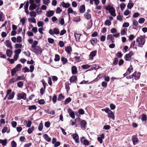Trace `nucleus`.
<instances>
[{
    "label": "nucleus",
    "instance_id": "obj_2",
    "mask_svg": "<svg viewBox=\"0 0 147 147\" xmlns=\"http://www.w3.org/2000/svg\"><path fill=\"white\" fill-rule=\"evenodd\" d=\"M136 42L138 43V46L142 47L144 44L145 40L142 38L138 37L136 39Z\"/></svg>",
    "mask_w": 147,
    "mask_h": 147
},
{
    "label": "nucleus",
    "instance_id": "obj_11",
    "mask_svg": "<svg viewBox=\"0 0 147 147\" xmlns=\"http://www.w3.org/2000/svg\"><path fill=\"white\" fill-rule=\"evenodd\" d=\"M73 138L75 140L76 143H78L79 142V141L78 140L79 137L78 134L75 133L72 135Z\"/></svg>",
    "mask_w": 147,
    "mask_h": 147
},
{
    "label": "nucleus",
    "instance_id": "obj_49",
    "mask_svg": "<svg viewBox=\"0 0 147 147\" xmlns=\"http://www.w3.org/2000/svg\"><path fill=\"white\" fill-rule=\"evenodd\" d=\"M133 3H129L127 5V7L129 9H131L134 6Z\"/></svg>",
    "mask_w": 147,
    "mask_h": 147
},
{
    "label": "nucleus",
    "instance_id": "obj_31",
    "mask_svg": "<svg viewBox=\"0 0 147 147\" xmlns=\"http://www.w3.org/2000/svg\"><path fill=\"white\" fill-rule=\"evenodd\" d=\"M25 78L24 76H18L16 79V81H18L20 80H24Z\"/></svg>",
    "mask_w": 147,
    "mask_h": 147
},
{
    "label": "nucleus",
    "instance_id": "obj_39",
    "mask_svg": "<svg viewBox=\"0 0 147 147\" xmlns=\"http://www.w3.org/2000/svg\"><path fill=\"white\" fill-rule=\"evenodd\" d=\"M28 21L29 22L35 23H36V20L35 18H29L28 19Z\"/></svg>",
    "mask_w": 147,
    "mask_h": 147
},
{
    "label": "nucleus",
    "instance_id": "obj_41",
    "mask_svg": "<svg viewBox=\"0 0 147 147\" xmlns=\"http://www.w3.org/2000/svg\"><path fill=\"white\" fill-rule=\"evenodd\" d=\"M38 44V42L37 41L35 40L34 41L32 45L31 46V47L32 48H34L36 47V46Z\"/></svg>",
    "mask_w": 147,
    "mask_h": 147
},
{
    "label": "nucleus",
    "instance_id": "obj_35",
    "mask_svg": "<svg viewBox=\"0 0 147 147\" xmlns=\"http://www.w3.org/2000/svg\"><path fill=\"white\" fill-rule=\"evenodd\" d=\"M71 100V99L70 97H68L65 99L64 101V104L66 105L69 103Z\"/></svg>",
    "mask_w": 147,
    "mask_h": 147
},
{
    "label": "nucleus",
    "instance_id": "obj_57",
    "mask_svg": "<svg viewBox=\"0 0 147 147\" xmlns=\"http://www.w3.org/2000/svg\"><path fill=\"white\" fill-rule=\"evenodd\" d=\"M120 6L121 10H123L125 7V5L124 3H122L120 4Z\"/></svg>",
    "mask_w": 147,
    "mask_h": 147
},
{
    "label": "nucleus",
    "instance_id": "obj_64",
    "mask_svg": "<svg viewBox=\"0 0 147 147\" xmlns=\"http://www.w3.org/2000/svg\"><path fill=\"white\" fill-rule=\"evenodd\" d=\"M122 55V54L121 52H118L116 54L117 56L119 58H121Z\"/></svg>",
    "mask_w": 147,
    "mask_h": 147
},
{
    "label": "nucleus",
    "instance_id": "obj_51",
    "mask_svg": "<svg viewBox=\"0 0 147 147\" xmlns=\"http://www.w3.org/2000/svg\"><path fill=\"white\" fill-rule=\"evenodd\" d=\"M17 39V42L20 43L22 42V38L20 36H18L16 38Z\"/></svg>",
    "mask_w": 147,
    "mask_h": 147
},
{
    "label": "nucleus",
    "instance_id": "obj_14",
    "mask_svg": "<svg viewBox=\"0 0 147 147\" xmlns=\"http://www.w3.org/2000/svg\"><path fill=\"white\" fill-rule=\"evenodd\" d=\"M108 117L111 118V119L114 120L115 119V116L114 113H113L111 110H110L107 113Z\"/></svg>",
    "mask_w": 147,
    "mask_h": 147
},
{
    "label": "nucleus",
    "instance_id": "obj_9",
    "mask_svg": "<svg viewBox=\"0 0 147 147\" xmlns=\"http://www.w3.org/2000/svg\"><path fill=\"white\" fill-rule=\"evenodd\" d=\"M80 127L83 130H84L86 129V122L84 120H82L80 123Z\"/></svg>",
    "mask_w": 147,
    "mask_h": 147
},
{
    "label": "nucleus",
    "instance_id": "obj_10",
    "mask_svg": "<svg viewBox=\"0 0 147 147\" xmlns=\"http://www.w3.org/2000/svg\"><path fill=\"white\" fill-rule=\"evenodd\" d=\"M141 74L140 72L137 73L136 71L135 72L132 74L133 77H134V78L135 80H138L140 78Z\"/></svg>",
    "mask_w": 147,
    "mask_h": 147
},
{
    "label": "nucleus",
    "instance_id": "obj_63",
    "mask_svg": "<svg viewBox=\"0 0 147 147\" xmlns=\"http://www.w3.org/2000/svg\"><path fill=\"white\" fill-rule=\"evenodd\" d=\"M11 146L12 147H16L17 144L14 141H13L11 142Z\"/></svg>",
    "mask_w": 147,
    "mask_h": 147
},
{
    "label": "nucleus",
    "instance_id": "obj_6",
    "mask_svg": "<svg viewBox=\"0 0 147 147\" xmlns=\"http://www.w3.org/2000/svg\"><path fill=\"white\" fill-rule=\"evenodd\" d=\"M49 33L52 35H53L55 34H59V29L57 28H54L53 30L50 29L49 31Z\"/></svg>",
    "mask_w": 147,
    "mask_h": 147
},
{
    "label": "nucleus",
    "instance_id": "obj_47",
    "mask_svg": "<svg viewBox=\"0 0 147 147\" xmlns=\"http://www.w3.org/2000/svg\"><path fill=\"white\" fill-rule=\"evenodd\" d=\"M90 66L88 65H84L82 66L81 67L82 68L84 69H87L90 67Z\"/></svg>",
    "mask_w": 147,
    "mask_h": 147
},
{
    "label": "nucleus",
    "instance_id": "obj_40",
    "mask_svg": "<svg viewBox=\"0 0 147 147\" xmlns=\"http://www.w3.org/2000/svg\"><path fill=\"white\" fill-rule=\"evenodd\" d=\"M64 98V96H63L62 94H60L59 95L57 98V100L58 101H60L62 100H63Z\"/></svg>",
    "mask_w": 147,
    "mask_h": 147
},
{
    "label": "nucleus",
    "instance_id": "obj_48",
    "mask_svg": "<svg viewBox=\"0 0 147 147\" xmlns=\"http://www.w3.org/2000/svg\"><path fill=\"white\" fill-rule=\"evenodd\" d=\"M17 85L18 87L21 88L22 87L23 85V83L22 81H20L18 83Z\"/></svg>",
    "mask_w": 147,
    "mask_h": 147
},
{
    "label": "nucleus",
    "instance_id": "obj_7",
    "mask_svg": "<svg viewBox=\"0 0 147 147\" xmlns=\"http://www.w3.org/2000/svg\"><path fill=\"white\" fill-rule=\"evenodd\" d=\"M132 140L134 145H136L138 142V139L136 136H134L132 137Z\"/></svg>",
    "mask_w": 147,
    "mask_h": 147
},
{
    "label": "nucleus",
    "instance_id": "obj_44",
    "mask_svg": "<svg viewBox=\"0 0 147 147\" xmlns=\"http://www.w3.org/2000/svg\"><path fill=\"white\" fill-rule=\"evenodd\" d=\"M28 109L29 110H31L33 109H36V107L35 105H32L31 106H28Z\"/></svg>",
    "mask_w": 147,
    "mask_h": 147
},
{
    "label": "nucleus",
    "instance_id": "obj_45",
    "mask_svg": "<svg viewBox=\"0 0 147 147\" xmlns=\"http://www.w3.org/2000/svg\"><path fill=\"white\" fill-rule=\"evenodd\" d=\"M60 58L59 56L57 54H56L55 55V56L54 61H59L60 60Z\"/></svg>",
    "mask_w": 147,
    "mask_h": 147
},
{
    "label": "nucleus",
    "instance_id": "obj_60",
    "mask_svg": "<svg viewBox=\"0 0 147 147\" xmlns=\"http://www.w3.org/2000/svg\"><path fill=\"white\" fill-rule=\"evenodd\" d=\"M145 19L143 18H141L139 19L138 20V22L140 24H142L144 22Z\"/></svg>",
    "mask_w": 147,
    "mask_h": 147
},
{
    "label": "nucleus",
    "instance_id": "obj_42",
    "mask_svg": "<svg viewBox=\"0 0 147 147\" xmlns=\"http://www.w3.org/2000/svg\"><path fill=\"white\" fill-rule=\"evenodd\" d=\"M43 125L42 123V122H41L40 123L39 125L38 126V130L40 131H41V130H42V129H43Z\"/></svg>",
    "mask_w": 147,
    "mask_h": 147
},
{
    "label": "nucleus",
    "instance_id": "obj_33",
    "mask_svg": "<svg viewBox=\"0 0 147 147\" xmlns=\"http://www.w3.org/2000/svg\"><path fill=\"white\" fill-rule=\"evenodd\" d=\"M61 61L62 62L63 64V65L66 64L67 62V59L64 57H62L61 58Z\"/></svg>",
    "mask_w": 147,
    "mask_h": 147
},
{
    "label": "nucleus",
    "instance_id": "obj_26",
    "mask_svg": "<svg viewBox=\"0 0 147 147\" xmlns=\"http://www.w3.org/2000/svg\"><path fill=\"white\" fill-rule=\"evenodd\" d=\"M85 18L87 20H90L91 17V15L88 13H85L84 14Z\"/></svg>",
    "mask_w": 147,
    "mask_h": 147
},
{
    "label": "nucleus",
    "instance_id": "obj_62",
    "mask_svg": "<svg viewBox=\"0 0 147 147\" xmlns=\"http://www.w3.org/2000/svg\"><path fill=\"white\" fill-rule=\"evenodd\" d=\"M133 25L135 26H137L138 25V22L135 20H133Z\"/></svg>",
    "mask_w": 147,
    "mask_h": 147
},
{
    "label": "nucleus",
    "instance_id": "obj_55",
    "mask_svg": "<svg viewBox=\"0 0 147 147\" xmlns=\"http://www.w3.org/2000/svg\"><path fill=\"white\" fill-rule=\"evenodd\" d=\"M43 25V23L42 21H39L37 23V25L39 27H42Z\"/></svg>",
    "mask_w": 147,
    "mask_h": 147
},
{
    "label": "nucleus",
    "instance_id": "obj_20",
    "mask_svg": "<svg viewBox=\"0 0 147 147\" xmlns=\"http://www.w3.org/2000/svg\"><path fill=\"white\" fill-rule=\"evenodd\" d=\"M100 136V137L98 138L97 140L100 143L102 144V139L104 138V135L103 134H102Z\"/></svg>",
    "mask_w": 147,
    "mask_h": 147
},
{
    "label": "nucleus",
    "instance_id": "obj_50",
    "mask_svg": "<svg viewBox=\"0 0 147 147\" xmlns=\"http://www.w3.org/2000/svg\"><path fill=\"white\" fill-rule=\"evenodd\" d=\"M57 100V96L55 95L54 94V96H53V98H52V100L53 102V103H55L56 101Z\"/></svg>",
    "mask_w": 147,
    "mask_h": 147
},
{
    "label": "nucleus",
    "instance_id": "obj_56",
    "mask_svg": "<svg viewBox=\"0 0 147 147\" xmlns=\"http://www.w3.org/2000/svg\"><path fill=\"white\" fill-rule=\"evenodd\" d=\"M21 51V49H19L17 50H15L14 52L16 53V54L18 55L20 53Z\"/></svg>",
    "mask_w": 147,
    "mask_h": 147
},
{
    "label": "nucleus",
    "instance_id": "obj_21",
    "mask_svg": "<svg viewBox=\"0 0 147 147\" xmlns=\"http://www.w3.org/2000/svg\"><path fill=\"white\" fill-rule=\"evenodd\" d=\"M13 52L11 50L7 49L6 50V54L7 56L9 57H11Z\"/></svg>",
    "mask_w": 147,
    "mask_h": 147
},
{
    "label": "nucleus",
    "instance_id": "obj_8",
    "mask_svg": "<svg viewBox=\"0 0 147 147\" xmlns=\"http://www.w3.org/2000/svg\"><path fill=\"white\" fill-rule=\"evenodd\" d=\"M4 44L8 48H9L11 49H12L13 47L11 45V43L9 40H6L5 42H4Z\"/></svg>",
    "mask_w": 147,
    "mask_h": 147
},
{
    "label": "nucleus",
    "instance_id": "obj_37",
    "mask_svg": "<svg viewBox=\"0 0 147 147\" xmlns=\"http://www.w3.org/2000/svg\"><path fill=\"white\" fill-rule=\"evenodd\" d=\"M133 69L132 66L130 65L129 67L128 68L126 72H127V73L129 74L131 73V71H132Z\"/></svg>",
    "mask_w": 147,
    "mask_h": 147
},
{
    "label": "nucleus",
    "instance_id": "obj_34",
    "mask_svg": "<svg viewBox=\"0 0 147 147\" xmlns=\"http://www.w3.org/2000/svg\"><path fill=\"white\" fill-rule=\"evenodd\" d=\"M34 127L32 126L31 127L29 128L27 130V132L29 134H31L34 131Z\"/></svg>",
    "mask_w": 147,
    "mask_h": 147
},
{
    "label": "nucleus",
    "instance_id": "obj_36",
    "mask_svg": "<svg viewBox=\"0 0 147 147\" xmlns=\"http://www.w3.org/2000/svg\"><path fill=\"white\" fill-rule=\"evenodd\" d=\"M8 128L6 126L4 127L2 130V132L3 133H4L5 132H7V133H8L9 132V131H7Z\"/></svg>",
    "mask_w": 147,
    "mask_h": 147
},
{
    "label": "nucleus",
    "instance_id": "obj_18",
    "mask_svg": "<svg viewBox=\"0 0 147 147\" xmlns=\"http://www.w3.org/2000/svg\"><path fill=\"white\" fill-rule=\"evenodd\" d=\"M22 68V65L21 64H18L13 69L16 72L20 70Z\"/></svg>",
    "mask_w": 147,
    "mask_h": 147
},
{
    "label": "nucleus",
    "instance_id": "obj_15",
    "mask_svg": "<svg viewBox=\"0 0 147 147\" xmlns=\"http://www.w3.org/2000/svg\"><path fill=\"white\" fill-rule=\"evenodd\" d=\"M54 14V11L49 10L46 12V16L48 17H50L52 16Z\"/></svg>",
    "mask_w": 147,
    "mask_h": 147
},
{
    "label": "nucleus",
    "instance_id": "obj_29",
    "mask_svg": "<svg viewBox=\"0 0 147 147\" xmlns=\"http://www.w3.org/2000/svg\"><path fill=\"white\" fill-rule=\"evenodd\" d=\"M77 79L76 76H71L70 79V83H72L73 82L75 81Z\"/></svg>",
    "mask_w": 147,
    "mask_h": 147
},
{
    "label": "nucleus",
    "instance_id": "obj_23",
    "mask_svg": "<svg viewBox=\"0 0 147 147\" xmlns=\"http://www.w3.org/2000/svg\"><path fill=\"white\" fill-rule=\"evenodd\" d=\"M85 10V6L84 5H81L80 7L79 11L81 13H84Z\"/></svg>",
    "mask_w": 147,
    "mask_h": 147
},
{
    "label": "nucleus",
    "instance_id": "obj_25",
    "mask_svg": "<svg viewBox=\"0 0 147 147\" xmlns=\"http://www.w3.org/2000/svg\"><path fill=\"white\" fill-rule=\"evenodd\" d=\"M91 43L93 45H94L97 42L98 40L96 38H92L90 40Z\"/></svg>",
    "mask_w": 147,
    "mask_h": 147
},
{
    "label": "nucleus",
    "instance_id": "obj_59",
    "mask_svg": "<svg viewBox=\"0 0 147 147\" xmlns=\"http://www.w3.org/2000/svg\"><path fill=\"white\" fill-rule=\"evenodd\" d=\"M16 81V79H15V78H13L10 80L9 82L10 84H12L14 83Z\"/></svg>",
    "mask_w": 147,
    "mask_h": 147
},
{
    "label": "nucleus",
    "instance_id": "obj_24",
    "mask_svg": "<svg viewBox=\"0 0 147 147\" xmlns=\"http://www.w3.org/2000/svg\"><path fill=\"white\" fill-rule=\"evenodd\" d=\"M67 11H68V14L69 15V17H70V13H73L74 14H75L76 13V11H74L71 7L67 9Z\"/></svg>",
    "mask_w": 147,
    "mask_h": 147
},
{
    "label": "nucleus",
    "instance_id": "obj_13",
    "mask_svg": "<svg viewBox=\"0 0 147 147\" xmlns=\"http://www.w3.org/2000/svg\"><path fill=\"white\" fill-rule=\"evenodd\" d=\"M67 112L69 113L70 117L72 119H74L75 118V114L73 111L71 109H67Z\"/></svg>",
    "mask_w": 147,
    "mask_h": 147
},
{
    "label": "nucleus",
    "instance_id": "obj_30",
    "mask_svg": "<svg viewBox=\"0 0 147 147\" xmlns=\"http://www.w3.org/2000/svg\"><path fill=\"white\" fill-rule=\"evenodd\" d=\"M1 143L3 146H5L7 144V140L6 139L4 140L0 139V144Z\"/></svg>",
    "mask_w": 147,
    "mask_h": 147
},
{
    "label": "nucleus",
    "instance_id": "obj_43",
    "mask_svg": "<svg viewBox=\"0 0 147 147\" xmlns=\"http://www.w3.org/2000/svg\"><path fill=\"white\" fill-rule=\"evenodd\" d=\"M105 24L106 26H109L111 24V22L109 20H107L105 22Z\"/></svg>",
    "mask_w": 147,
    "mask_h": 147
},
{
    "label": "nucleus",
    "instance_id": "obj_38",
    "mask_svg": "<svg viewBox=\"0 0 147 147\" xmlns=\"http://www.w3.org/2000/svg\"><path fill=\"white\" fill-rule=\"evenodd\" d=\"M142 118L141 120L142 121H146L147 120L146 115L145 114H143L142 115Z\"/></svg>",
    "mask_w": 147,
    "mask_h": 147
},
{
    "label": "nucleus",
    "instance_id": "obj_16",
    "mask_svg": "<svg viewBox=\"0 0 147 147\" xmlns=\"http://www.w3.org/2000/svg\"><path fill=\"white\" fill-rule=\"evenodd\" d=\"M70 6V4L68 3H65L64 2H62L60 4V6H62L65 8L69 7Z\"/></svg>",
    "mask_w": 147,
    "mask_h": 147
},
{
    "label": "nucleus",
    "instance_id": "obj_32",
    "mask_svg": "<svg viewBox=\"0 0 147 147\" xmlns=\"http://www.w3.org/2000/svg\"><path fill=\"white\" fill-rule=\"evenodd\" d=\"M131 56L129 54H126L125 56V59L127 61H130L131 59Z\"/></svg>",
    "mask_w": 147,
    "mask_h": 147
},
{
    "label": "nucleus",
    "instance_id": "obj_3",
    "mask_svg": "<svg viewBox=\"0 0 147 147\" xmlns=\"http://www.w3.org/2000/svg\"><path fill=\"white\" fill-rule=\"evenodd\" d=\"M7 96H8L7 98L8 100L12 99L14 97L15 94L14 92H12L11 89L8 90L7 92Z\"/></svg>",
    "mask_w": 147,
    "mask_h": 147
},
{
    "label": "nucleus",
    "instance_id": "obj_5",
    "mask_svg": "<svg viewBox=\"0 0 147 147\" xmlns=\"http://www.w3.org/2000/svg\"><path fill=\"white\" fill-rule=\"evenodd\" d=\"M17 99L18 100H20L21 99L25 100L26 98V94L24 92L18 93L17 95Z\"/></svg>",
    "mask_w": 147,
    "mask_h": 147
},
{
    "label": "nucleus",
    "instance_id": "obj_58",
    "mask_svg": "<svg viewBox=\"0 0 147 147\" xmlns=\"http://www.w3.org/2000/svg\"><path fill=\"white\" fill-rule=\"evenodd\" d=\"M31 17H35L36 16V14L35 12L32 11L30 13Z\"/></svg>",
    "mask_w": 147,
    "mask_h": 147
},
{
    "label": "nucleus",
    "instance_id": "obj_12",
    "mask_svg": "<svg viewBox=\"0 0 147 147\" xmlns=\"http://www.w3.org/2000/svg\"><path fill=\"white\" fill-rule=\"evenodd\" d=\"M97 52L95 50L90 53L89 55L90 59L92 60L93 59L94 57L96 55Z\"/></svg>",
    "mask_w": 147,
    "mask_h": 147
},
{
    "label": "nucleus",
    "instance_id": "obj_27",
    "mask_svg": "<svg viewBox=\"0 0 147 147\" xmlns=\"http://www.w3.org/2000/svg\"><path fill=\"white\" fill-rule=\"evenodd\" d=\"M107 39L110 40L111 39L112 42L113 43L114 42V38L111 34L108 35L107 36Z\"/></svg>",
    "mask_w": 147,
    "mask_h": 147
},
{
    "label": "nucleus",
    "instance_id": "obj_46",
    "mask_svg": "<svg viewBox=\"0 0 147 147\" xmlns=\"http://www.w3.org/2000/svg\"><path fill=\"white\" fill-rule=\"evenodd\" d=\"M74 34L76 40H79L80 38V35L79 34H76L75 33H74Z\"/></svg>",
    "mask_w": 147,
    "mask_h": 147
},
{
    "label": "nucleus",
    "instance_id": "obj_54",
    "mask_svg": "<svg viewBox=\"0 0 147 147\" xmlns=\"http://www.w3.org/2000/svg\"><path fill=\"white\" fill-rule=\"evenodd\" d=\"M26 18L24 17L20 20V22L22 23V25H23L25 24Z\"/></svg>",
    "mask_w": 147,
    "mask_h": 147
},
{
    "label": "nucleus",
    "instance_id": "obj_52",
    "mask_svg": "<svg viewBox=\"0 0 147 147\" xmlns=\"http://www.w3.org/2000/svg\"><path fill=\"white\" fill-rule=\"evenodd\" d=\"M36 12L38 14H40L42 13V11L40 8L38 7L36 9Z\"/></svg>",
    "mask_w": 147,
    "mask_h": 147
},
{
    "label": "nucleus",
    "instance_id": "obj_19",
    "mask_svg": "<svg viewBox=\"0 0 147 147\" xmlns=\"http://www.w3.org/2000/svg\"><path fill=\"white\" fill-rule=\"evenodd\" d=\"M65 51L69 54H71V52L72 51L71 48L70 46H67L65 47Z\"/></svg>",
    "mask_w": 147,
    "mask_h": 147
},
{
    "label": "nucleus",
    "instance_id": "obj_4",
    "mask_svg": "<svg viewBox=\"0 0 147 147\" xmlns=\"http://www.w3.org/2000/svg\"><path fill=\"white\" fill-rule=\"evenodd\" d=\"M32 51L33 52L36 54H40L42 52V49L38 46H37L36 47L32 49Z\"/></svg>",
    "mask_w": 147,
    "mask_h": 147
},
{
    "label": "nucleus",
    "instance_id": "obj_28",
    "mask_svg": "<svg viewBox=\"0 0 147 147\" xmlns=\"http://www.w3.org/2000/svg\"><path fill=\"white\" fill-rule=\"evenodd\" d=\"M37 7V5L35 3L31 5L29 7V9L30 10H32L36 9Z\"/></svg>",
    "mask_w": 147,
    "mask_h": 147
},
{
    "label": "nucleus",
    "instance_id": "obj_53",
    "mask_svg": "<svg viewBox=\"0 0 147 147\" xmlns=\"http://www.w3.org/2000/svg\"><path fill=\"white\" fill-rule=\"evenodd\" d=\"M118 62V59L117 58H115L113 60V64L115 65L117 64Z\"/></svg>",
    "mask_w": 147,
    "mask_h": 147
},
{
    "label": "nucleus",
    "instance_id": "obj_17",
    "mask_svg": "<svg viewBox=\"0 0 147 147\" xmlns=\"http://www.w3.org/2000/svg\"><path fill=\"white\" fill-rule=\"evenodd\" d=\"M71 73L72 74L75 75L78 73L77 67L75 66H73L71 67Z\"/></svg>",
    "mask_w": 147,
    "mask_h": 147
},
{
    "label": "nucleus",
    "instance_id": "obj_61",
    "mask_svg": "<svg viewBox=\"0 0 147 147\" xmlns=\"http://www.w3.org/2000/svg\"><path fill=\"white\" fill-rule=\"evenodd\" d=\"M11 124L13 127H15L17 125V123L15 121H12L11 122Z\"/></svg>",
    "mask_w": 147,
    "mask_h": 147
},
{
    "label": "nucleus",
    "instance_id": "obj_22",
    "mask_svg": "<svg viewBox=\"0 0 147 147\" xmlns=\"http://www.w3.org/2000/svg\"><path fill=\"white\" fill-rule=\"evenodd\" d=\"M43 138L45 139L48 142H50L51 141V138L48 136V135L47 134H44L43 135Z\"/></svg>",
    "mask_w": 147,
    "mask_h": 147
},
{
    "label": "nucleus",
    "instance_id": "obj_1",
    "mask_svg": "<svg viewBox=\"0 0 147 147\" xmlns=\"http://www.w3.org/2000/svg\"><path fill=\"white\" fill-rule=\"evenodd\" d=\"M105 9L107 10H108L111 15L112 16L115 17L116 16L115 9L111 5H109L106 6L105 7Z\"/></svg>",
    "mask_w": 147,
    "mask_h": 147
}]
</instances>
